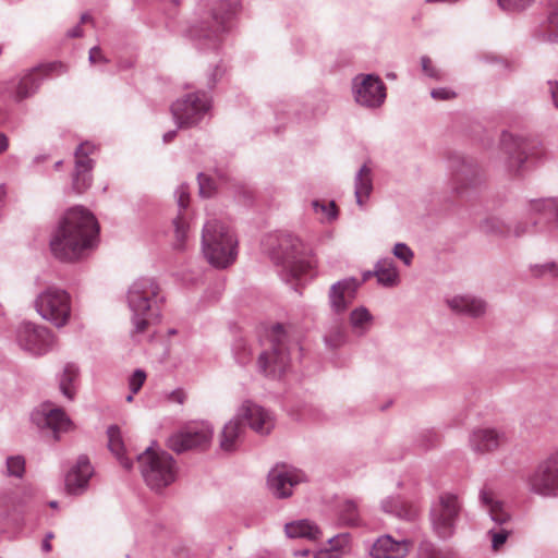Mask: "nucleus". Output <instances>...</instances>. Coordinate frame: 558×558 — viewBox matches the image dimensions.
I'll list each match as a JSON object with an SVG mask.
<instances>
[{
	"mask_svg": "<svg viewBox=\"0 0 558 558\" xmlns=\"http://www.w3.org/2000/svg\"><path fill=\"white\" fill-rule=\"evenodd\" d=\"M98 233L95 216L82 206L72 207L66 210L50 240L51 252L61 260H77L96 246Z\"/></svg>",
	"mask_w": 558,
	"mask_h": 558,
	"instance_id": "1",
	"label": "nucleus"
},
{
	"mask_svg": "<svg viewBox=\"0 0 558 558\" xmlns=\"http://www.w3.org/2000/svg\"><path fill=\"white\" fill-rule=\"evenodd\" d=\"M165 302L159 283L150 277L136 279L128 290L132 332L143 333L150 324L160 320V304Z\"/></svg>",
	"mask_w": 558,
	"mask_h": 558,
	"instance_id": "2",
	"label": "nucleus"
},
{
	"mask_svg": "<svg viewBox=\"0 0 558 558\" xmlns=\"http://www.w3.org/2000/svg\"><path fill=\"white\" fill-rule=\"evenodd\" d=\"M268 347L257 357V371L268 380H280L290 366V351L296 345L292 328L275 324L266 335Z\"/></svg>",
	"mask_w": 558,
	"mask_h": 558,
	"instance_id": "3",
	"label": "nucleus"
},
{
	"mask_svg": "<svg viewBox=\"0 0 558 558\" xmlns=\"http://www.w3.org/2000/svg\"><path fill=\"white\" fill-rule=\"evenodd\" d=\"M238 241L232 231L217 219L208 220L202 231V251L210 265L226 268L236 258Z\"/></svg>",
	"mask_w": 558,
	"mask_h": 558,
	"instance_id": "4",
	"label": "nucleus"
},
{
	"mask_svg": "<svg viewBox=\"0 0 558 558\" xmlns=\"http://www.w3.org/2000/svg\"><path fill=\"white\" fill-rule=\"evenodd\" d=\"M264 245L271 259L277 264H282L283 269L289 272L283 276L287 281H289V276L300 278L313 268V262L303 257L302 242L291 234H270L266 238Z\"/></svg>",
	"mask_w": 558,
	"mask_h": 558,
	"instance_id": "5",
	"label": "nucleus"
},
{
	"mask_svg": "<svg viewBox=\"0 0 558 558\" xmlns=\"http://www.w3.org/2000/svg\"><path fill=\"white\" fill-rule=\"evenodd\" d=\"M138 464L146 485L161 492L177 481L178 464L166 451L147 448L140 457Z\"/></svg>",
	"mask_w": 558,
	"mask_h": 558,
	"instance_id": "6",
	"label": "nucleus"
},
{
	"mask_svg": "<svg viewBox=\"0 0 558 558\" xmlns=\"http://www.w3.org/2000/svg\"><path fill=\"white\" fill-rule=\"evenodd\" d=\"M34 306L38 315L57 328L66 326L72 315L71 295L64 289L48 287L35 299Z\"/></svg>",
	"mask_w": 558,
	"mask_h": 558,
	"instance_id": "7",
	"label": "nucleus"
},
{
	"mask_svg": "<svg viewBox=\"0 0 558 558\" xmlns=\"http://www.w3.org/2000/svg\"><path fill=\"white\" fill-rule=\"evenodd\" d=\"M525 484L527 489L536 495L543 497L558 495V450L526 474Z\"/></svg>",
	"mask_w": 558,
	"mask_h": 558,
	"instance_id": "8",
	"label": "nucleus"
},
{
	"mask_svg": "<svg viewBox=\"0 0 558 558\" xmlns=\"http://www.w3.org/2000/svg\"><path fill=\"white\" fill-rule=\"evenodd\" d=\"M210 109V98L205 92H196L175 100L171 112L178 128L197 124Z\"/></svg>",
	"mask_w": 558,
	"mask_h": 558,
	"instance_id": "9",
	"label": "nucleus"
},
{
	"mask_svg": "<svg viewBox=\"0 0 558 558\" xmlns=\"http://www.w3.org/2000/svg\"><path fill=\"white\" fill-rule=\"evenodd\" d=\"M16 342L23 351L43 355L52 350L56 338L47 327L24 322L16 329Z\"/></svg>",
	"mask_w": 558,
	"mask_h": 558,
	"instance_id": "10",
	"label": "nucleus"
},
{
	"mask_svg": "<svg viewBox=\"0 0 558 558\" xmlns=\"http://www.w3.org/2000/svg\"><path fill=\"white\" fill-rule=\"evenodd\" d=\"M352 93L357 105L375 109L386 99V85L378 75L357 74L352 80Z\"/></svg>",
	"mask_w": 558,
	"mask_h": 558,
	"instance_id": "11",
	"label": "nucleus"
},
{
	"mask_svg": "<svg viewBox=\"0 0 558 558\" xmlns=\"http://www.w3.org/2000/svg\"><path fill=\"white\" fill-rule=\"evenodd\" d=\"M213 427L207 423L189 426L168 439V447L180 453L192 449H206L213 438Z\"/></svg>",
	"mask_w": 558,
	"mask_h": 558,
	"instance_id": "12",
	"label": "nucleus"
},
{
	"mask_svg": "<svg viewBox=\"0 0 558 558\" xmlns=\"http://www.w3.org/2000/svg\"><path fill=\"white\" fill-rule=\"evenodd\" d=\"M58 71L59 73L66 72V68L60 62H52L48 64H40L25 72L17 81H14V98L21 101L34 95L45 76Z\"/></svg>",
	"mask_w": 558,
	"mask_h": 558,
	"instance_id": "13",
	"label": "nucleus"
},
{
	"mask_svg": "<svg viewBox=\"0 0 558 558\" xmlns=\"http://www.w3.org/2000/svg\"><path fill=\"white\" fill-rule=\"evenodd\" d=\"M33 421L39 427L49 428L56 440L61 434L70 433L75 429V424L66 415L63 409L45 403L39 410L33 413Z\"/></svg>",
	"mask_w": 558,
	"mask_h": 558,
	"instance_id": "14",
	"label": "nucleus"
},
{
	"mask_svg": "<svg viewBox=\"0 0 558 558\" xmlns=\"http://www.w3.org/2000/svg\"><path fill=\"white\" fill-rule=\"evenodd\" d=\"M459 511L460 505L457 496L445 494L440 497L439 504L432 511L433 525L439 536L451 535V529Z\"/></svg>",
	"mask_w": 558,
	"mask_h": 558,
	"instance_id": "15",
	"label": "nucleus"
},
{
	"mask_svg": "<svg viewBox=\"0 0 558 558\" xmlns=\"http://www.w3.org/2000/svg\"><path fill=\"white\" fill-rule=\"evenodd\" d=\"M500 143L505 153L509 156V170L519 173L524 163L533 156L531 151L534 144L524 138L515 137L509 132L501 134Z\"/></svg>",
	"mask_w": 558,
	"mask_h": 558,
	"instance_id": "16",
	"label": "nucleus"
},
{
	"mask_svg": "<svg viewBox=\"0 0 558 558\" xmlns=\"http://www.w3.org/2000/svg\"><path fill=\"white\" fill-rule=\"evenodd\" d=\"M303 473L286 464L276 465L268 475L270 490L279 498L291 496L292 487L303 481Z\"/></svg>",
	"mask_w": 558,
	"mask_h": 558,
	"instance_id": "17",
	"label": "nucleus"
},
{
	"mask_svg": "<svg viewBox=\"0 0 558 558\" xmlns=\"http://www.w3.org/2000/svg\"><path fill=\"white\" fill-rule=\"evenodd\" d=\"M239 417L258 434H269L275 426L272 414L252 401H245L239 409Z\"/></svg>",
	"mask_w": 558,
	"mask_h": 558,
	"instance_id": "18",
	"label": "nucleus"
},
{
	"mask_svg": "<svg viewBox=\"0 0 558 558\" xmlns=\"http://www.w3.org/2000/svg\"><path fill=\"white\" fill-rule=\"evenodd\" d=\"M359 283L355 278L335 282L328 293L329 306L335 314L344 313L356 296Z\"/></svg>",
	"mask_w": 558,
	"mask_h": 558,
	"instance_id": "19",
	"label": "nucleus"
},
{
	"mask_svg": "<svg viewBox=\"0 0 558 558\" xmlns=\"http://www.w3.org/2000/svg\"><path fill=\"white\" fill-rule=\"evenodd\" d=\"M93 466L87 457L82 456L65 475V489L70 495L82 494L93 475Z\"/></svg>",
	"mask_w": 558,
	"mask_h": 558,
	"instance_id": "20",
	"label": "nucleus"
},
{
	"mask_svg": "<svg viewBox=\"0 0 558 558\" xmlns=\"http://www.w3.org/2000/svg\"><path fill=\"white\" fill-rule=\"evenodd\" d=\"M505 435L490 427L474 429L470 437V445L472 449L480 453L494 452L505 444Z\"/></svg>",
	"mask_w": 558,
	"mask_h": 558,
	"instance_id": "21",
	"label": "nucleus"
},
{
	"mask_svg": "<svg viewBox=\"0 0 558 558\" xmlns=\"http://www.w3.org/2000/svg\"><path fill=\"white\" fill-rule=\"evenodd\" d=\"M174 196L177 198L179 214L173 219L174 233H175V243L174 247L178 250H182L184 247V242L187 236L189 223L182 214V210H185L189 206L190 202V191L189 186L185 184H181L174 192Z\"/></svg>",
	"mask_w": 558,
	"mask_h": 558,
	"instance_id": "22",
	"label": "nucleus"
},
{
	"mask_svg": "<svg viewBox=\"0 0 558 558\" xmlns=\"http://www.w3.org/2000/svg\"><path fill=\"white\" fill-rule=\"evenodd\" d=\"M411 546L412 543L408 539L396 541L390 535H385L374 543L371 555L374 558H403Z\"/></svg>",
	"mask_w": 558,
	"mask_h": 558,
	"instance_id": "23",
	"label": "nucleus"
},
{
	"mask_svg": "<svg viewBox=\"0 0 558 558\" xmlns=\"http://www.w3.org/2000/svg\"><path fill=\"white\" fill-rule=\"evenodd\" d=\"M534 37L543 43L558 44V0H549L546 19L535 28Z\"/></svg>",
	"mask_w": 558,
	"mask_h": 558,
	"instance_id": "24",
	"label": "nucleus"
},
{
	"mask_svg": "<svg viewBox=\"0 0 558 558\" xmlns=\"http://www.w3.org/2000/svg\"><path fill=\"white\" fill-rule=\"evenodd\" d=\"M447 305L451 311L473 318L483 316L487 308L483 299L471 294L454 295L447 300Z\"/></svg>",
	"mask_w": 558,
	"mask_h": 558,
	"instance_id": "25",
	"label": "nucleus"
},
{
	"mask_svg": "<svg viewBox=\"0 0 558 558\" xmlns=\"http://www.w3.org/2000/svg\"><path fill=\"white\" fill-rule=\"evenodd\" d=\"M530 210L546 216H555L557 220L546 231V239L550 245H558V197L534 199L530 203Z\"/></svg>",
	"mask_w": 558,
	"mask_h": 558,
	"instance_id": "26",
	"label": "nucleus"
},
{
	"mask_svg": "<svg viewBox=\"0 0 558 558\" xmlns=\"http://www.w3.org/2000/svg\"><path fill=\"white\" fill-rule=\"evenodd\" d=\"M453 183L456 191L461 193L468 185H475L478 181L477 168L464 159H458L453 165Z\"/></svg>",
	"mask_w": 558,
	"mask_h": 558,
	"instance_id": "27",
	"label": "nucleus"
},
{
	"mask_svg": "<svg viewBox=\"0 0 558 558\" xmlns=\"http://www.w3.org/2000/svg\"><path fill=\"white\" fill-rule=\"evenodd\" d=\"M374 276L377 282L386 288L396 287L400 282L399 271L390 257L381 258L375 264Z\"/></svg>",
	"mask_w": 558,
	"mask_h": 558,
	"instance_id": "28",
	"label": "nucleus"
},
{
	"mask_svg": "<svg viewBox=\"0 0 558 558\" xmlns=\"http://www.w3.org/2000/svg\"><path fill=\"white\" fill-rule=\"evenodd\" d=\"M245 428L239 414L230 420L222 428L220 434V447L225 451H232L236 448Z\"/></svg>",
	"mask_w": 558,
	"mask_h": 558,
	"instance_id": "29",
	"label": "nucleus"
},
{
	"mask_svg": "<svg viewBox=\"0 0 558 558\" xmlns=\"http://www.w3.org/2000/svg\"><path fill=\"white\" fill-rule=\"evenodd\" d=\"M373 191L372 170L367 165H363L354 179V194L356 204L362 207L368 199Z\"/></svg>",
	"mask_w": 558,
	"mask_h": 558,
	"instance_id": "30",
	"label": "nucleus"
},
{
	"mask_svg": "<svg viewBox=\"0 0 558 558\" xmlns=\"http://www.w3.org/2000/svg\"><path fill=\"white\" fill-rule=\"evenodd\" d=\"M481 500L495 522L505 523L509 519L502 501L499 500L495 492L486 488L483 489L481 492Z\"/></svg>",
	"mask_w": 558,
	"mask_h": 558,
	"instance_id": "31",
	"label": "nucleus"
},
{
	"mask_svg": "<svg viewBox=\"0 0 558 558\" xmlns=\"http://www.w3.org/2000/svg\"><path fill=\"white\" fill-rule=\"evenodd\" d=\"M286 533L291 538L302 537L310 541H316L322 532L317 525L307 520H300L286 524Z\"/></svg>",
	"mask_w": 558,
	"mask_h": 558,
	"instance_id": "32",
	"label": "nucleus"
},
{
	"mask_svg": "<svg viewBox=\"0 0 558 558\" xmlns=\"http://www.w3.org/2000/svg\"><path fill=\"white\" fill-rule=\"evenodd\" d=\"M373 319V315L365 306L354 308L349 316L350 326L357 336H363L368 331Z\"/></svg>",
	"mask_w": 558,
	"mask_h": 558,
	"instance_id": "33",
	"label": "nucleus"
},
{
	"mask_svg": "<svg viewBox=\"0 0 558 558\" xmlns=\"http://www.w3.org/2000/svg\"><path fill=\"white\" fill-rule=\"evenodd\" d=\"M108 437L110 451L121 461V464L125 469H130L132 466V462L129 458L124 457L125 449L120 429L117 426L109 427Z\"/></svg>",
	"mask_w": 558,
	"mask_h": 558,
	"instance_id": "34",
	"label": "nucleus"
},
{
	"mask_svg": "<svg viewBox=\"0 0 558 558\" xmlns=\"http://www.w3.org/2000/svg\"><path fill=\"white\" fill-rule=\"evenodd\" d=\"M348 335L341 323H336L329 327L324 336L325 345L330 350H337L347 343Z\"/></svg>",
	"mask_w": 558,
	"mask_h": 558,
	"instance_id": "35",
	"label": "nucleus"
},
{
	"mask_svg": "<svg viewBox=\"0 0 558 558\" xmlns=\"http://www.w3.org/2000/svg\"><path fill=\"white\" fill-rule=\"evenodd\" d=\"M95 150V145L89 142L82 143L75 150V171L78 173L90 172L94 166L93 159L89 154Z\"/></svg>",
	"mask_w": 558,
	"mask_h": 558,
	"instance_id": "36",
	"label": "nucleus"
},
{
	"mask_svg": "<svg viewBox=\"0 0 558 558\" xmlns=\"http://www.w3.org/2000/svg\"><path fill=\"white\" fill-rule=\"evenodd\" d=\"M329 549L316 555V558H340L350 551V537L348 534H340L329 542Z\"/></svg>",
	"mask_w": 558,
	"mask_h": 558,
	"instance_id": "37",
	"label": "nucleus"
},
{
	"mask_svg": "<svg viewBox=\"0 0 558 558\" xmlns=\"http://www.w3.org/2000/svg\"><path fill=\"white\" fill-rule=\"evenodd\" d=\"M530 276L535 279L555 280L558 278V264L547 262L544 264H531L529 266Z\"/></svg>",
	"mask_w": 558,
	"mask_h": 558,
	"instance_id": "38",
	"label": "nucleus"
},
{
	"mask_svg": "<svg viewBox=\"0 0 558 558\" xmlns=\"http://www.w3.org/2000/svg\"><path fill=\"white\" fill-rule=\"evenodd\" d=\"M214 22L215 26L213 28L208 27H194L192 29V35L198 39L204 38L213 41V45H215L219 34L225 31V19L218 17L217 15H214Z\"/></svg>",
	"mask_w": 558,
	"mask_h": 558,
	"instance_id": "39",
	"label": "nucleus"
},
{
	"mask_svg": "<svg viewBox=\"0 0 558 558\" xmlns=\"http://www.w3.org/2000/svg\"><path fill=\"white\" fill-rule=\"evenodd\" d=\"M384 509L387 512H393L398 517L408 519V520L413 519L417 513V509L412 504H408V502H403V501H397V502H395L392 500L385 501Z\"/></svg>",
	"mask_w": 558,
	"mask_h": 558,
	"instance_id": "40",
	"label": "nucleus"
},
{
	"mask_svg": "<svg viewBox=\"0 0 558 558\" xmlns=\"http://www.w3.org/2000/svg\"><path fill=\"white\" fill-rule=\"evenodd\" d=\"M482 229L487 234L508 238L510 236V223L499 218H488L483 225Z\"/></svg>",
	"mask_w": 558,
	"mask_h": 558,
	"instance_id": "41",
	"label": "nucleus"
},
{
	"mask_svg": "<svg viewBox=\"0 0 558 558\" xmlns=\"http://www.w3.org/2000/svg\"><path fill=\"white\" fill-rule=\"evenodd\" d=\"M59 384H73L82 380L81 369L77 364L73 362H66L57 374Z\"/></svg>",
	"mask_w": 558,
	"mask_h": 558,
	"instance_id": "42",
	"label": "nucleus"
},
{
	"mask_svg": "<svg viewBox=\"0 0 558 558\" xmlns=\"http://www.w3.org/2000/svg\"><path fill=\"white\" fill-rule=\"evenodd\" d=\"M339 519L345 525L359 524V512L356 505L352 501L343 502L340 509Z\"/></svg>",
	"mask_w": 558,
	"mask_h": 558,
	"instance_id": "43",
	"label": "nucleus"
},
{
	"mask_svg": "<svg viewBox=\"0 0 558 558\" xmlns=\"http://www.w3.org/2000/svg\"><path fill=\"white\" fill-rule=\"evenodd\" d=\"M233 353L236 362L242 365L248 363L252 359L251 348L246 341L242 339L235 341L233 345Z\"/></svg>",
	"mask_w": 558,
	"mask_h": 558,
	"instance_id": "44",
	"label": "nucleus"
},
{
	"mask_svg": "<svg viewBox=\"0 0 558 558\" xmlns=\"http://www.w3.org/2000/svg\"><path fill=\"white\" fill-rule=\"evenodd\" d=\"M535 0H497L498 5L506 12H521L533 4Z\"/></svg>",
	"mask_w": 558,
	"mask_h": 558,
	"instance_id": "45",
	"label": "nucleus"
},
{
	"mask_svg": "<svg viewBox=\"0 0 558 558\" xmlns=\"http://www.w3.org/2000/svg\"><path fill=\"white\" fill-rule=\"evenodd\" d=\"M536 226V221L519 220L510 225V235L522 238L531 234Z\"/></svg>",
	"mask_w": 558,
	"mask_h": 558,
	"instance_id": "46",
	"label": "nucleus"
},
{
	"mask_svg": "<svg viewBox=\"0 0 558 558\" xmlns=\"http://www.w3.org/2000/svg\"><path fill=\"white\" fill-rule=\"evenodd\" d=\"M396 258L400 259L405 266H410L414 258L413 251L405 243H397L392 248Z\"/></svg>",
	"mask_w": 558,
	"mask_h": 558,
	"instance_id": "47",
	"label": "nucleus"
},
{
	"mask_svg": "<svg viewBox=\"0 0 558 558\" xmlns=\"http://www.w3.org/2000/svg\"><path fill=\"white\" fill-rule=\"evenodd\" d=\"M92 184V175L90 172H74L73 175V189L78 193L85 192Z\"/></svg>",
	"mask_w": 558,
	"mask_h": 558,
	"instance_id": "48",
	"label": "nucleus"
},
{
	"mask_svg": "<svg viewBox=\"0 0 558 558\" xmlns=\"http://www.w3.org/2000/svg\"><path fill=\"white\" fill-rule=\"evenodd\" d=\"M312 206L315 213H322L328 221L337 217V208L335 202L323 204L319 201H313Z\"/></svg>",
	"mask_w": 558,
	"mask_h": 558,
	"instance_id": "49",
	"label": "nucleus"
},
{
	"mask_svg": "<svg viewBox=\"0 0 558 558\" xmlns=\"http://www.w3.org/2000/svg\"><path fill=\"white\" fill-rule=\"evenodd\" d=\"M9 475L22 477L25 471V460L22 457H11L7 461Z\"/></svg>",
	"mask_w": 558,
	"mask_h": 558,
	"instance_id": "50",
	"label": "nucleus"
},
{
	"mask_svg": "<svg viewBox=\"0 0 558 558\" xmlns=\"http://www.w3.org/2000/svg\"><path fill=\"white\" fill-rule=\"evenodd\" d=\"M421 65L425 75L436 81L441 80V72L436 66L433 65L429 57L423 56L421 58Z\"/></svg>",
	"mask_w": 558,
	"mask_h": 558,
	"instance_id": "51",
	"label": "nucleus"
},
{
	"mask_svg": "<svg viewBox=\"0 0 558 558\" xmlns=\"http://www.w3.org/2000/svg\"><path fill=\"white\" fill-rule=\"evenodd\" d=\"M198 185H199V194L203 197H210L215 190L214 182L210 178L204 175L203 173L198 174Z\"/></svg>",
	"mask_w": 558,
	"mask_h": 558,
	"instance_id": "52",
	"label": "nucleus"
},
{
	"mask_svg": "<svg viewBox=\"0 0 558 558\" xmlns=\"http://www.w3.org/2000/svg\"><path fill=\"white\" fill-rule=\"evenodd\" d=\"M492 535V545L494 550H499V548L505 544L508 538L509 532L501 529L497 532H490Z\"/></svg>",
	"mask_w": 558,
	"mask_h": 558,
	"instance_id": "53",
	"label": "nucleus"
},
{
	"mask_svg": "<svg viewBox=\"0 0 558 558\" xmlns=\"http://www.w3.org/2000/svg\"><path fill=\"white\" fill-rule=\"evenodd\" d=\"M430 96L436 100H449L456 97V93L449 88L440 87L433 89Z\"/></svg>",
	"mask_w": 558,
	"mask_h": 558,
	"instance_id": "54",
	"label": "nucleus"
},
{
	"mask_svg": "<svg viewBox=\"0 0 558 558\" xmlns=\"http://www.w3.org/2000/svg\"><path fill=\"white\" fill-rule=\"evenodd\" d=\"M88 60L92 64H95L98 62L108 63V59L102 54L99 46H95V47L90 48Z\"/></svg>",
	"mask_w": 558,
	"mask_h": 558,
	"instance_id": "55",
	"label": "nucleus"
},
{
	"mask_svg": "<svg viewBox=\"0 0 558 558\" xmlns=\"http://www.w3.org/2000/svg\"><path fill=\"white\" fill-rule=\"evenodd\" d=\"M146 379V374L143 369H135L130 378L129 384H144Z\"/></svg>",
	"mask_w": 558,
	"mask_h": 558,
	"instance_id": "56",
	"label": "nucleus"
},
{
	"mask_svg": "<svg viewBox=\"0 0 558 558\" xmlns=\"http://www.w3.org/2000/svg\"><path fill=\"white\" fill-rule=\"evenodd\" d=\"M169 400L177 403H183L185 400V393L182 389H175L169 397Z\"/></svg>",
	"mask_w": 558,
	"mask_h": 558,
	"instance_id": "57",
	"label": "nucleus"
},
{
	"mask_svg": "<svg viewBox=\"0 0 558 558\" xmlns=\"http://www.w3.org/2000/svg\"><path fill=\"white\" fill-rule=\"evenodd\" d=\"M550 86V94L554 101L555 107L558 109V81L548 82Z\"/></svg>",
	"mask_w": 558,
	"mask_h": 558,
	"instance_id": "58",
	"label": "nucleus"
},
{
	"mask_svg": "<svg viewBox=\"0 0 558 558\" xmlns=\"http://www.w3.org/2000/svg\"><path fill=\"white\" fill-rule=\"evenodd\" d=\"M221 75L222 70L219 66H216L214 72L210 74L208 85L214 86L217 83L218 78L221 77Z\"/></svg>",
	"mask_w": 558,
	"mask_h": 558,
	"instance_id": "59",
	"label": "nucleus"
},
{
	"mask_svg": "<svg viewBox=\"0 0 558 558\" xmlns=\"http://www.w3.org/2000/svg\"><path fill=\"white\" fill-rule=\"evenodd\" d=\"M66 35L70 38L82 37L83 36V29H82L81 25H76V26L72 27L71 29H69Z\"/></svg>",
	"mask_w": 558,
	"mask_h": 558,
	"instance_id": "60",
	"label": "nucleus"
},
{
	"mask_svg": "<svg viewBox=\"0 0 558 558\" xmlns=\"http://www.w3.org/2000/svg\"><path fill=\"white\" fill-rule=\"evenodd\" d=\"M75 386H68V385H64V386H61V390L63 392V395L65 397H68L69 399H73L74 395H75Z\"/></svg>",
	"mask_w": 558,
	"mask_h": 558,
	"instance_id": "61",
	"label": "nucleus"
},
{
	"mask_svg": "<svg viewBox=\"0 0 558 558\" xmlns=\"http://www.w3.org/2000/svg\"><path fill=\"white\" fill-rule=\"evenodd\" d=\"M177 135V130H173V131H169L167 133L163 134V143L168 144L170 143Z\"/></svg>",
	"mask_w": 558,
	"mask_h": 558,
	"instance_id": "62",
	"label": "nucleus"
},
{
	"mask_svg": "<svg viewBox=\"0 0 558 558\" xmlns=\"http://www.w3.org/2000/svg\"><path fill=\"white\" fill-rule=\"evenodd\" d=\"M8 138L3 133H0V154L8 148Z\"/></svg>",
	"mask_w": 558,
	"mask_h": 558,
	"instance_id": "63",
	"label": "nucleus"
},
{
	"mask_svg": "<svg viewBox=\"0 0 558 558\" xmlns=\"http://www.w3.org/2000/svg\"><path fill=\"white\" fill-rule=\"evenodd\" d=\"M142 386H132V393H130L128 397H126V401L128 402H131L133 400V396L136 395L140 389H141Z\"/></svg>",
	"mask_w": 558,
	"mask_h": 558,
	"instance_id": "64",
	"label": "nucleus"
}]
</instances>
